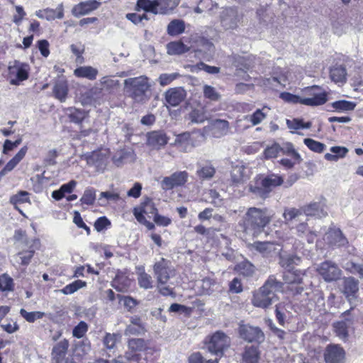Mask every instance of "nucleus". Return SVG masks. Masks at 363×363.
I'll use <instances>...</instances> for the list:
<instances>
[{"mask_svg":"<svg viewBox=\"0 0 363 363\" xmlns=\"http://www.w3.org/2000/svg\"><path fill=\"white\" fill-rule=\"evenodd\" d=\"M282 289L283 283L278 281L274 275H271L254 294L252 303L256 307L266 308L277 298L276 293L281 291Z\"/></svg>","mask_w":363,"mask_h":363,"instance_id":"nucleus-1","label":"nucleus"},{"mask_svg":"<svg viewBox=\"0 0 363 363\" xmlns=\"http://www.w3.org/2000/svg\"><path fill=\"white\" fill-rule=\"evenodd\" d=\"M150 87V84L148 82V78L144 75L128 78L124 80L125 91L138 103H145L148 100L147 93Z\"/></svg>","mask_w":363,"mask_h":363,"instance_id":"nucleus-2","label":"nucleus"},{"mask_svg":"<svg viewBox=\"0 0 363 363\" xmlns=\"http://www.w3.org/2000/svg\"><path fill=\"white\" fill-rule=\"evenodd\" d=\"M272 214L267 208L251 207L245 213L247 225L255 230H260L271 220Z\"/></svg>","mask_w":363,"mask_h":363,"instance_id":"nucleus-3","label":"nucleus"},{"mask_svg":"<svg viewBox=\"0 0 363 363\" xmlns=\"http://www.w3.org/2000/svg\"><path fill=\"white\" fill-rule=\"evenodd\" d=\"M305 97H302L301 104L309 106L323 105L328 101L327 93L319 86L306 87L303 91Z\"/></svg>","mask_w":363,"mask_h":363,"instance_id":"nucleus-4","label":"nucleus"},{"mask_svg":"<svg viewBox=\"0 0 363 363\" xmlns=\"http://www.w3.org/2000/svg\"><path fill=\"white\" fill-rule=\"evenodd\" d=\"M316 271L328 283L340 279L342 276V271L337 264L330 260L321 262L317 267Z\"/></svg>","mask_w":363,"mask_h":363,"instance_id":"nucleus-5","label":"nucleus"},{"mask_svg":"<svg viewBox=\"0 0 363 363\" xmlns=\"http://www.w3.org/2000/svg\"><path fill=\"white\" fill-rule=\"evenodd\" d=\"M29 65L20 61L15 60L9 65V76L10 84L19 85L20 83L28 78Z\"/></svg>","mask_w":363,"mask_h":363,"instance_id":"nucleus-6","label":"nucleus"},{"mask_svg":"<svg viewBox=\"0 0 363 363\" xmlns=\"http://www.w3.org/2000/svg\"><path fill=\"white\" fill-rule=\"evenodd\" d=\"M153 269L157 284L160 285L166 284L170 277L174 276V269L169 267V262L164 258L154 264Z\"/></svg>","mask_w":363,"mask_h":363,"instance_id":"nucleus-7","label":"nucleus"},{"mask_svg":"<svg viewBox=\"0 0 363 363\" xmlns=\"http://www.w3.org/2000/svg\"><path fill=\"white\" fill-rule=\"evenodd\" d=\"M230 344L229 337L223 332H216L208 343V350L216 355H222L223 351Z\"/></svg>","mask_w":363,"mask_h":363,"instance_id":"nucleus-8","label":"nucleus"},{"mask_svg":"<svg viewBox=\"0 0 363 363\" xmlns=\"http://www.w3.org/2000/svg\"><path fill=\"white\" fill-rule=\"evenodd\" d=\"M69 342L66 339L59 341L52 347L51 356L56 363H75L73 357L68 354Z\"/></svg>","mask_w":363,"mask_h":363,"instance_id":"nucleus-9","label":"nucleus"},{"mask_svg":"<svg viewBox=\"0 0 363 363\" xmlns=\"http://www.w3.org/2000/svg\"><path fill=\"white\" fill-rule=\"evenodd\" d=\"M189 178V174L186 171L174 172L169 177H165L161 182V187L163 190H171L175 187L182 186L186 184Z\"/></svg>","mask_w":363,"mask_h":363,"instance_id":"nucleus-10","label":"nucleus"},{"mask_svg":"<svg viewBox=\"0 0 363 363\" xmlns=\"http://www.w3.org/2000/svg\"><path fill=\"white\" fill-rule=\"evenodd\" d=\"M350 310L342 313V320L333 323V329L336 335L341 340L346 341L349 336L348 328L353 324V318L349 317Z\"/></svg>","mask_w":363,"mask_h":363,"instance_id":"nucleus-11","label":"nucleus"},{"mask_svg":"<svg viewBox=\"0 0 363 363\" xmlns=\"http://www.w3.org/2000/svg\"><path fill=\"white\" fill-rule=\"evenodd\" d=\"M239 333L242 339L250 342L261 343L264 340V333L258 327L242 325L239 328Z\"/></svg>","mask_w":363,"mask_h":363,"instance_id":"nucleus-12","label":"nucleus"},{"mask_svg":"<svg viewBox=\"0 0 363 363\" xmlns=\"http://www.w3.org/2000/svg\"><path fill=\"white\" fill-rule=\"evenodd\" d=\"M324 240L331 247H345L348 244L347 239L339 228H330L324 235Z\"/></svg>","mask_w":363,"mask_h":363,"instance_id":"nucleus-13","label":"nucleus"},{"mask_svg":"<svg viewBox=\"0 0 363 363\" xmlns=\"http://www.w3.org/2000/svg\"><path fill=\"white\" fill-rule=\"evenodd\" d=\"M221 24L225 29H234L238 27L240 18L235 8H226L222 12Z\"/></svg>","mask_w":363,"mask_h":363,"instance_id":"nucleus-14","label":"nucleus"},{"mask_svg":"<svg viewBox=\"0 0 363 363\" xmlns=\"http://www.w3.org/2000/svg\"><path fill=\"white\" fill-rule=\"evenodd\" d=\"M324 357L326 363H342L345 357V352L340 345H329L325 349Z\"/></svg>","mask_w":363,"mask_h":363,"instance_id":"nucleus-15","label":"nucleus"},{"mask_svg":"<svg viewBox=\"0 0 363 363\" xmlns=\"http://www.w3.org/2000/svg\"><path fill=\"white\" fill-rule=\"evenodd\" d=\"M230 176L233 184L238 186L250 179V170L244 164L239 163L233 166Z\"/></svg>","mask_w":363,"mask_h":363,"instance_id":"nucleus-16","label":"nucleus"},{"mask_svg":"<svg viewBox=\"0 0 363 363\" xmlns=\"http://www.w3.org/2000/svg\"><path fill=\"white\" fill-rule=\"evenodd\" d=\"M169 140L166 133L162 130L152 131L147 135V144L153 149L159 150Z\"/></svg>","mask_w":363,"mask_h":363,"instance_id":"nucleus-17","label":"nucleus"},{"mask_svg":"<svg viewBox=\"0 0 363 363\" xmlns=\"http://www.w3.org/2000/svg\"><path fill=\"white\" fill-rule=\"evenodd\" d=\"M250 247L267 257L277 255L280 250L279 245L272 242H255Z\"/></svg>","mask_w":363,"mask_h":363,"instance_id":"nucleus-18","label":"nucleus"},{"mask_svg":"<svg viewBox=\"0 0 363 363\" xmlns=\"http://www.w3.org/2000/svg\"><path fill=\"white\" fill-rule=\"evenodd\" d=\"M164 95L165 101L169 105L177 106L185 99L186 92L182 87H175L168 89Z\"/></svg>","mask_w":363,"mask_h":363,"instance_id":"nucleus-19","label":"nucleus"},{"mask_svg":"<svg viewBox=\"0 0 363 363\" xmlns=\"http://www.w3.org/2000/svg\"><path fill=\"white\" fill-rule=\"evenodd\" d=\"M181 0H155L154 14L169 15L178 6Z\"/></svg>","mask_w":363,"mask_h":363,"instance_id":"nucleus-20","label":"nucleus"},{"mask_svg":"<svg viewBox=\"0 0 363 363\" xmlns=\"http://www.w3.org/2000/svg\"><path fill=\"white\" fill-rule=\"evenodd\" d=\"M101 5V2L96 0H89L81 2L72 9V14L76 17L89 14L91 11L97 9Z\"/></svg>","mask_w":363,"mask_h":363,"instance_id":"nucleus-21","label":"nucleus"},{"mask_svg":"<svg viewBox=\"0 0 363 363\" xmlns=\"http://www.w3.org/2000/svg\"><path fill=\"white\" fill-rule=\"evenodd\" d=\"M146 332L145 325L140 317L133 315L130 318V324L125 329V335H140Z\"/></svg>","mask_w":363,"mask_h":363,"instance_id":"nucleus-22","label":"nucleus"},{"mask_svg":"<svg viewBox=\"0 0 363 363\" xmlns=\"http://www.w3.org/2000/svg\"><path fill=\"white\" fill-rule=\"evenodd\" d=\"M208 129L215 138L226 135L230 130L229 122L223 119H216L211 122Z\"/></svg>","mask_w":363,"mask_h":363,"instance_id":"nucleus-23","label":"nucleus"},{"mask_svg":"<svg viewBox=\"0 0 363 363\" xmlns=\"http://www.w3.org/2000/svg\"><path fill=\"white\" fill-rule=\"evenodd\" d=\"M174 145L184 152H189L195 147L194 140L189 132L177 135L174 140Z\"/></svg>","mask_w":363,"mask_h":363,"instance_id":"nucleus-24","label":"nucleus"},{"mask_svg":"<svg viewBox=\"0 0 363 363\" xmlns=\"http://www.w3.org/2000/svg\"><path fill=\"white\" fill-rule=\"evenodd\" d=\"M157 209L155 206L154 202L150 198H145L140 203V206L135 207L133 209V214L136 218L138 213L140 215H147L149 218L154 217L157 213Z\"/></svg>","mask_w":363,"mask_h":363,"instance_id":"nucleus-25","label":"nucleus"},{"mask_svg":"<svg viewBox=\"0 0 363 363\" xmlns=\"http://www.w3.org/2000/svg\"><path fill=\"white\" fill-rule=\"evenodd\" d=\"M39 245L40 240L38 239H32V244L28 246L29 247V250L20 252L17 255V257L21 260V264L28 265L30 262V260L33 258L35 253L34 248H37L39 246Z\"/></svg>","mask_w":363,"mask_h":363,"instance_id":"nucleus-26","label":"nucleus"},{"mask_svg":"<svg viewBox=\"0 0 363 363\" xmlns=\"http://www.w3.org/2000/svg\"><path fill=\"white\" fill-rule=\"evenodd\" d=\"M359 290V283L353 277H347L343 279V294L347 298L354 297Z\"/></svg>","mask_w":363,"mask_h":363,"instance_id":"nucleus-27","label":"nucleus"},{"mask_svg":"<svg viewBox=\"0 0 363 363\" xmlns=\"http://www.w3.org/2000/svg\"><path fill=\"white\" fill-rule=\"evenodd\" d=\"M262 184L267 190L268 194L272 191L273 188L281 186L284 179L281 177L277 174H270L262 179Z\"/></svg>","mask_w":363,"mask_h":363,"instance_id":"nucleus-28","label":"nucleus"},{"mask_svg":"<svg viewBox=\"0 0 363 363\" xmlns=\"http://www.w3.org/2000/svg\"><path fill=\"white\" fill-rule=\"evenodd\" d=\"M304 273L298 269H288L283 274V279L286 284H301Z\"/></svg>","mask_w":363,"mask_h":363,"instance_id":"nucleus-29","label":"nucleus"},{"mask_svg":"<svg viewBox=\"0 0 363 363\" xmlns=\"http://www.w3.org/2000/svg\"><path fill=\"white\" fill-rule=\"evenodd\" d=\"M296 231L298 236L301 238L305 237L309 243H313L317 237L316 232L315 230H311L308 227L307 223L304 222L297 225Z\"/></svg>","mask_w":363,"mask_h":363,"instance_id":"nucleus-30","label":"nucleus"},{"mask_svg":"<svg viewBox=\"0 0 363 363\" xmlns=\"http://www.w3.org/2000/svg\"><path fill=\"white\" fill-rule=\"evenodd\" d=\"M74 74L77 77L94 80L96 78L98 70L91 66L79 67L74 69Z\"/></svg>","mask_w":363,"mask_h":363,"instance_id":"nucleus-31","label":"nucleus"},{"mask_svg":"<svg viewBox=\"0 0 363 363\" xmlns=\"http://www.w3.org/2000/svg\"><path fill=\"white\" fill-rule=\"evenodd\" d=\"M185 23L181 19H174L169 22L167 28V33L171 36L179 35L184 32Z\"/></svg>","mask_w":363,"mask_h":363,"instance_id":"nucleus-32","label":"nucleus"},{"mask_svg":"<svg viewBox=\"0 0 363 363\" xmlns=\"http://www.w3.org/2000/svg\"><path fill=\"white\" fill-rule=\"evenodd\" d=\"M259 359V352L257 347H246L242 354V360L245 363H257Z\"/></svg>","mask_w":363,"mask_h":363,"instance_id":"nucleus-33","label":"nucleus"},{"mask_svg":"<svg viewBox=\"0 0 363 363\" xmlns=\"http://www.w3.org/2000/svg\"><path fill=\"white\" fill-rule=\"evenodd\" d=\"M53 93L56 99L61 102L65 101L68 94V86L66 82L59 81L53 87Z\"/></svg>","mask_w":363,"mask_h":363,"instance_id":"nucleus-34","label":"nucleus"},{"mask_svg":"<svg viewBox=\"0 0 363 363\" xmlns=\"http://www.w3.org/2000/svg\"><path fill=\"white\" fill-rule=\"evenodd\" d=\"M250 191L255 196L262 199H266L269 196L267 190L262 184V179H256L254 184H250L249 186Z\"/></svg>","mask_w":363,"mask_h":363,"instance_id":"nucleus-35","label":"nucleus"},{"mask_svg":"<svg viewBox=\"0 0 363 363\" xmlns=\"http://www.w3.org/2000/svg\"><path fill=\"white\" fill-rule=\"evenodd\" d=\"M169 55H181L189 50V48L181 41L170 42L167 45Z\"/></svg>","mask_w":363,"mask_h":363,"instance_id":"nucleus-36","label":"nucleus"},{"mask_svg":"<svg viewBox=\"0 0 363 363\" xmlns=\"http://www.w3.org/2000/svg\"><path fill=\"white\" fill-rule=\"evenodd\" d=\"M197 165L198 169L196 174L199 178L210 179L214 176L216 169L211 164H206L204 165L198 164Z\"/></svg>","mask_w":363,"mask_h":363,"instance_id":"nucleus-37","label":"nucleus"},{"mask_svg":"<svg viewBox=\"0 0 363 363\" xmlns=\"http://www.w3.org/2000/svg\"><path fill=\"white\" fill-rule=\"evenodd\" d=\"M300 260V257L294 255H280L279 264L282 267L291 269L293 265L298 264Z\"/></svg>","mask_w":363,"mask_h":363,"instance_id":"nucleus-38","label":"nucleus"},{"mask_svg":"<svg viewBox=\"0 0 363 363\" xmlns=\"http://www.w3.org/2000/svg\"><path fill=\"white\" fill-rule=\"evenodd\" d=\"M346 69L342 66L334 67L330 69V78L335 82H343L346 79Z\"/></svg>","mask_w":363,"mask_h":363,"instance_id":"nucleus-39","label":"nucleus"},{"mask_svg":"<svg viewBox=\"0 0 363 363\" xmlns=\"http://www.w3.org/2000/svg\"><path fill=\"white\" fill-rule=\"evenodd\" d=\"M266 107L262 109L256 110L252 115L245 116V120L250 121L252 125H257L259 124L267 117V113H264V110Z\"/></svg>","mask_w":363,"mask_h":363,"instance_id":"nucleus-40","label":"nucleus"},{"mask_svg":"<svg viewBox=\"0 0 363 363\" xmlns=\"http://www.w3.org/2000/svg\"><path fill=\"white\" fill-rule=\"evenodd\" d=\"M14 289L13 279L8 274L0 275V291L3 292L12 291Z\"/></svg>","mask_w":363,"mask_h":363,"instance_id":"nucleus-41","label":"nucleus"},{"mask_svg":"<svg viewBox=\"0 0 363 363\" xmlns=\"http://www.w3.org/2000/svg\"><path fill=\"white\" fill-rule=\"evenodd\" d=\"M331 105L333 108L339 112L352 111L356 107V103L346 100L334 101Z\"/></svg>","mask_w":363,"mask_h":363,"instance_id":"nucleus-42","label":"nucleus"},{"mask_svg":"<svg viewBox=\"0 0 363 363\" xmlns=\"http://www.w3.org/2000/svg\"><path fill=\"white\" fill-rule=\"evenodd\" d=\"M86 286V282L82 280H76L72 283L67 284L63 289H60L59 291L65 295L72 294L79 289L84 287Z\"/></svg>","mask_w":363,"mask_h":363,"instance_id":"nucleus-43","label":"nucleus"},{"mask_svg":"<svg viewBox=\"0 0 363 363\" xmlns=\"http://www.w3.org/2000/svg\"><path fill=\"white\" fill-rule=\"evenodd\" d=\"M147 347V342L142 338H131L128 341V348L136 352L143 351Z\"/></svg>","mask_w":363,"mask_h":363,"instance_id":"nucleus-44","label":"nucleus"},{"mask_svg":"<svg viewBox=\"0 0 363 363\" xmlns=\"http://www.w3.org/2000/svg\"><path fill=\"white\" fill-rule=\"evenodd\" d=\"M68 111V116L72 123H81L86 117V112L84 110L70 108Z\"/></svg>","mask_w":363,"mask_h":363,"instance_id":"nucleus-45","label":"nucleus"},{"mask_svg":"<svg viewBox=\"0 0 363 363\" xmlns=\"http://www.w3.org/2000/svg\"><path fill=\"white\" fill-rule=\"evenodd\" d=\"M139 286L145 289H152L153 287V280L152 277L145 271L141 272L138 277Z\"/></svg>","mask_w":363,"mask_h":363,"instance_id":"nucleus-46","label":"nucleus"},{"mask_svg":"<svg viewBox=\"0 0 363 363\" xmlns=\"http://www.w3.org/2000/svg\"><path fill=\"white\" fill-rule=\"evenodd\" d=\"M121 337V336L118 333H106L103 340L104 347L109 350L114 348Z\"/></svg>","mask_w":363,"mask_h":363,"instance_id":"nucleus-47","label":"nucleus"},{"mask_svg":"<svg viewBox=\"0 0 363 363\" xmlns=\"http://www.w3.org/2000/svg\"><path fill=\"white\" fill-rule=\"evenodd\" d=\"M96 200V190L93 188H87L84 190V192L80 199V201L82 204L88 206L93 205Z\"/></svg>","mask_w":363,"mask_h":363,"instance_id":"nucleus-48","label":"nucleus"},{"mask_svg":"<svg viewBox=\"0 0 363 363\" xmlns=\"http://www.w3.org/2000/svg\"><path fill=\"white\" fill-rule=\"evenodd\" d=\"M203 96L206 99H208L213 101H217L220 99V94L216 91V89L210 85H204L203 87Z\"/></svg>","mask_w":363,"mask_h":363,"instance_id":"nucleus-49","label":"nucleus"},{"mask_svg":"<svg viewBox=\"0 0 363 363\" xmlns=\"http://www.w3.org/2000/svg\"><path fill=\"white\" fill-rule=\"evenodd\" d=\"M21 315L29 323H33L37 319L42 318L45 313L40 311L28 312L26 310L21 308L20 310Z\"/></svg>","mask_w":363,"mask_h":363,"instance_id":"nucleus-50","label":"nucleus"},{"mask_svg":"<svg viewBox=\"0 0 363 363\" xmlns=\"http://www.w3.org/2000/svg\"><path fill=\"white\" fill-rule=\"evenodd\" d=\"M303 143L311 150L315 152L320 153L325 148V144L311 138H305Z\"/></svg>","mask_w":363,"mask_h":363,"instance_id":"nucleus-51","label":"nucleus"},{"mask_svg":"<svg viewBox=\"0 0 363 363\" xmlns=\"http://www.w3.org/2000/svg\"><path fill=\"white\" fill-rule=\"evenodd\" d=\"M281 152L284 155L291 156L294 160L299 162L301 156L298 152L294 149V145L291 143H286L281 147Z\"/></svg>","mask_w":363,"mask_h":363,"instance_id":"nucleus-52","label":"nucleus"},{"mask_svg":"<svg viewBox=\"0 0 363 363\" xmlns=\"http://www.w3.org/2000/svg\"><path fill=\"white\" fill-rule=\"evenodd\" d=\"M189 118L191 123H201L206 120V116L203 111L194 109L189 113Z\"/></svg>","mask_w":363,"mask_h":363,"instance_id":"nucleus-53","label":"nucleus"},{"mask_svg":"<svg viewBox=\"0 0 363 363\" xmlns=\"http://www.w3.org/2000/svg\"><path fill=\"white\" fill-rule=\"evenodd\" d=\"M238 267L240 274L245 277H251L255 272V266L248 261L241 262Z\"/></svg>","mask_w":363,"mask_h":363,"instance_id":"nucleus-54","label":"nucleus"},{"mask_svg":"<svg viewBox=\"0 0 363 363\" xmlns=\"http://www.w3.org/2000/svg\"><path fill=\"white\" fill-rule=\"evenodd\" d=\"M281 147L274 143L272 146L267 147L264 152V157L266 159H272L277 157L279 152H281Z\"/></svg>","mask_w":363,"mask_h":363,"instance_id":"nucleus-55","label":"nucleus"},{"mask_svg":"<svg viewBox=\"0 0 363 363\" xmlns=\"http://www.w3.org/2000/svg\"><path fill=\"white\" fill-rule=\"evenodd\" d=\"M179 77V74L177 72L169 74L164 73L160 75L158 78V82L161 86H164L169 84L175 80Z\"/></svg>","mask_w":363,"mask_h":363,"instance_id":"nucleus-56","label":"nucleus"},{"mask_svg":"<svg viewBox=\"0 0 363 363\" xmlns=\"http://www.w3.org/2000/svg\"><path fill=\"white\" fill-rule=\"evenodd\" d=\"M320 205L318 203H313L303 208V212L307 216H319Z\"/></svg>","mask_w":363,"mask_h":363,"instance_id":"nucleus-57","label":"nucleus"},{"mask_svg":"<svg viewBox=\"0 0 363 363\" xmlns=\"http://www.w3.org/2000/svg\"><path fill=\"white\" fill-rule=\"evenodd\" d=\"M88 330V325L84 321H80L77 325H76L73 330L72 335L77 338L82 337Z\"/></svg>","mask_w":363,"mask_h":363,"instance_id":"nucleus-58","label":"nucleus"},{"mask_svg":"<svg viewBox=\"0 0 363 363\" xmlns=\"http://www.w3.org/2000/svg\"><path fill=\"white\" fill-rule=\"evenodd\" d=\"M137 6L145 11L154 13L155 0H138Z\"/></svg>","mask_w":363,"mask_h":363,"instance_id":"nucleus-59","label":"nucleus"},{"mask_svg":"<svg viewBox=\"0 0 363 363\" xmlns=\"http://www.w3.org/2000/svg\"><path fill=\"white\" fill-rule=\"evenodd\" d=\"M94 225L97 232H101L111 225V221L106 216H102L95 221Z\"/></svg>","mask_w":363,"mask_h":363,"instance_id":"nucleus-60","label":"nucleus"},{"mask_svg":"<svg viewBox=\"0 0 363 363\" xmlns=\"http://www.w3.org/2000/svg\"><path fill=\"white\" fill-rule=\"evenodd\" d=\"M86 95L91 101L99 102L102 99V89L93 87L86 93Z\"/></svg>","mask_w":363,"mask_h":363,"instance_id":"nucleus-61","label":"nucleus"},{"mask_svg":"<svg viewBox=\"0 0 363 363\" xmlns=\"http://www.w3.org/2000/svg\"><path fill=\"white\" fill-rule=\"evenodd\" d=\"M302 215V211L295 208L285 209L283 216L286 221H291Z\"/></svg>","mask_w":363,"mask_h":363,"instance_id":"nucleus-62","label":"nucleus"},{"mask_svg":"<svg viewBox=\"0 0 363 363\" xmlns=\"http://www.w3.org/2000/svg\"><path fill=\"white\" fill-rule=\"evenodd\" d=\"M209 198L211 199V203L216 207H220L223 204V199L220 198V194L215 189H211L208 191Z\"/></svg>","mask_w":363,"mask_h":363,"instance_id":"nucleus-63","label":"nucleus"},{"mask_svg":"<svg viewBox=\"0 0 363 363\" xmlns=\"http://www.w3.org/2000/svg\"><path fill=\"white\" fill-rule=\"evenodd\" d=\"M344 268L350 271L351 273H357L360 277H363V267L360 264H355L352 262H347Z\"/></svg>","mask_w":363,"mask_h":363,"instance_id":"nucleus-64","label":"nucleus"}]
</instances>
